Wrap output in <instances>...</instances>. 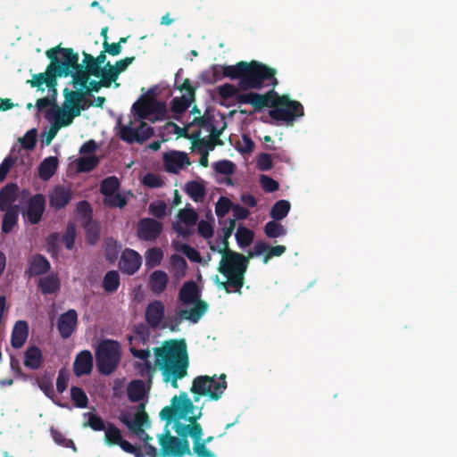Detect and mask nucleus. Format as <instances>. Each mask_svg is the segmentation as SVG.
<instances>
[{
    "label": "nucleus",
    "mask_w": 457,
    "mask_h": 457,
    "mask_svg": "<svg viewBox=\"0 0 457 457\" xmlns=\"http://www.w3.org/2000/svg\"><path fill=\"white\" fill-rule=\"evenodd\" d=\"M155 366L162 371V380L178 388V380L187 375L189 359L184 339L165 341L162 346L154 349Z\"/></svg>",
    "instance_id": "nucleus-1"
},
{
    "label": "nucleus",
    "mask_w": 457,
    "mask_h": 457,
    "mask_svg": "<svg viewBox=\"0 0 457 457\" xmlns=\"http://www.w3.org/2000/svg\"><path fill=\"white\" fill-rule=\"evenodd\" d=\"M220 245L221 246L219 248L211 245L210 249L221 254L218 270L227 278V281L220 282L216 275V283L227 293H231L229 287H232L234 292L241 294V289L245 284V275L249 264V257L230 250L228 237H222Z\"/></svg>",
    "instance_id": "nucleus-2"
},
{
    "label": "nucleus",
    "mask_w": 457,
    "mask_h": 457,
    "mask_svg": "<svg viewBox=\"0 0 457 457\" xmlns=\"http://www.w3.org/2000/svg\"><path fill=\"white\" fill-rule=\"evenodd\" d=\"M224 76L230 79H237L240 90L262 89L265 87L275 88L278 80L276 78L277 71L258 61H241L224 71Z\"/></svg>",
    "instance_id": "nucleus-3"
},
{
    "label": "nucleus",
    "mask_w": 457,
    "mask_h": 457,
    "mask_svg": "<svg viewBox=\"0 0 457 457\" xmlns=\"http://www.w3.org/2000/svg\"><path fill=\"white\" fill-rule=\"evenodd\" d=\"M251 105L255 111L271 107L269 116L287 125H292L297 118L304 115L303 106L300 102L291 100L288 95H278L273 87L265 94L253 92Z\"/></svg>",
    "instance_id": "nucleus-4"
},
{
    "label": "nucleus",
    "mask_w": 457,
    "mask_h": 457,
    "mask_svg": "<svg viewBox=\"0 0 457 457\" xmlns=\"http://www.w3.org/2000/svg\"><path fill=\"white\" fill-rule=\"evenodd\" d=\"M46 57L51 61L46 72L37 73L33 76L29 81L32 87H40L46 84L48 87H54L56 85V77H67L68 72L63 69L67 66L76 64V58L72 54V48H64L61 46L52 47L46 52Z\"/></svg>",
    "instance_id": "nucleus-5"
},
{
    "label": "nucleus",
    "mask_w": 457,
    "mask_h": 457,
    "mask_svg": "<svg viewBox=\"0 0 457 457\" xmlns=\"http://www.w3.org/2000/svg\"><path fill=\"white\" fill-rule=\"evenodd\" d=\"M198 285L189 280L183 284L179 291V301L183 304H193L190 309H183L182 315L186 320L196 323L208 310V303L202 300Z\"/></svg>",
    "instance_id": "nucleus-6"
},
{
    "label": "nucleus",
    "mask_w": 457,
    "mask_h": 457,
    "mask_svg": "<svg viewBox=\"0 0 457 457\" xmlns=\"http://www.w3.org/2000/svg\"><path fill=\"white\" fill-rule=\"evenodd\" d=\"M216 375L197 376L193 379L190 388L194 395V402H198L201 396H208L213 401L220 400L227 388L226 375L221 374L219 380H216Z\"/></svg>",
    "instance_id": "nucleus-7"
},
{
    "label": "nucleus",
    "mask_w": 457,
    "mask_h": 457,
    "mask_svg": "<svg viewBox=\"0 0 457 457\" xmlns=\"http://www.w3.org/2000/svg\"><path fill=\"white\" fill-rule=\"evenodd\" d=\"M96 367L103 375L112 374L120 360V345L112 339H104L96 351Z\"/></svg>",
    "instance_id": "nucleus-8"
},
{
    "label": "nucleus",
    "mask_w": 457,
    "mask_h": 457,
    "mask_svg": "<svg viewBox=\"0 0 457 457\" xmlns=\"http://www.w3.org/2000/svg\"><path fill=\"white\" fill-rule=\"evenodd\" d=\"M195 405L193 402L187 397L186 392L180 393L179 396H173L171 399V405L165 406L160 411V418L166 421L165 427L169 428L171 422L177 420H184L193 412Z\"/></svg>",
    "instance_id": "nucleus-9"
},
{
    "label": "nucleus",
    "mask_w": 457,
    "mask_h": 457,
    "mask_svg": "<svg viewBox=\"0 0 457 457\" xmlns=\"http://www.w3.org/2000/svg\"><path fill=\"white\" fill-rule=\"evenodd\" d=\"M158 442L159 457H183L186 454H192L189 441L172 436L167 428H164L162 434L158 435Z\"/></svg>",
    "instance_id": "nucleus-10"
},
{
    "label": "nucleus",
    "mask_w": 457,
    "mask_h": 457,
    "mask_svg": "<svg viewBox=\"0 0 457 457\" xmlns=\"http://www.w3.org/2000/svg\"><path fill=\"white\" fill-rule=\"evenodd\" d=\"M162 230V223L153 218H142L137 224V237L142 241H155Z\"/></svg>",
    "instance_id": "nucleus-11"
},
{
    "label": "nucleus",
    "mask_w": 457,
    "mask_h": 457,
    "mask_svg": "<svg viewBox=\"0 0 457 457\" xmlns=\"http://www.w3.org/2000/svg\"><path fill=\"white\" fill-rule=\"evenodd\" d=\"M119 420L124 424L128 429L132 433L136 431H141L139 427H149L150 418L148 413L145 411V403H140L137 407V411L134 414L133 420L130 419V414L128 412H121L119 417Z\"/></svg>",
    "instance_id": "nucleus-12"
},
{
    "label": "nucleus",
    "mask_w": 457,
    "mask_h": 457,
    "mask_svg": "<svg viewBox=\"0 0 457 457\" xmlns=\"http://www.w3.org/2000/svg\"><path fill=\"white\" fill-rule=\"evenodd\" d=\"M178 221L172 224V228L183 237H188L191 231L184 228L182 224L187 227H193L198 220V214L193 208H185L179 211L177 214Z\"/></svg>",
    "instance_id": "nucleus-13"
},
{
    "label": "nucleus",
    "mask_w": 457,
    "mask_h": 457,
    "mask_svg": "<svg viewBox=\"0 0 457 457\" xmlns=\"http://www.w3.org/2000/svg\"><path fill=\"white\" fill-rule=\"evenodd\" d=\"M78 325V313L76 310L70 309L62 313L57 320V328L60 337L62 339H68L71 337L77 328Z\"/></svg>",
    "instance_id": "nucleus-14"
},
{
    "label": "nucleus",
    "mask_w": 457,
    "mask_h": 457,
    "mask_svg": "<svg viewBox=\"0 0 457 457\" xmlns=\"http://www.w3.org/2000/svg\"><path fill=\"white\" fill-rule=\"evenodd\" d=\"M286 251L285 245L270 246L263 241H258L253 249L248 251V257L251 259L264 253L262 262L267 263L271 258L281 256Z\"/></svg>",
    "instance_id": "nucleus-15"
},
{
    "label": "nucleus",
    "mask_w": 457,
    "mask_h": 457,
    "mask_svg": "<svg viewBox=\"0 0 457 457\" xmlns=\"http://www.w3.org/2000/svg\"><path fill=\"white\" fill-rule=\"evenodd\" d=\"M141 263L142 258L140 254L135 250L127 248L120 255L119 267L122 272L133 275L139 270Z\"/></svg>",
    "instance_id": "nucleus-16"
},
{
    "label": "nucleus",
    "mask_w": 457,
    "mask_h": 457,
    "mask_svg": "<svg viewBox=\"0 0 457 457\" xmlns=\"http://www.w3.org/2000/svg\"><path fill=\"white\" fill-rule=\"evenodd\" d=\"M46 209V197L42 194H36L28 201L26 215L28 220L35 225L37 224L42 218Z\"/></svg>",
    "instance_id": "nucleus-17"
},
{
    "label": "nucleus",
    "mask_w": 457,
    "mask_h": 457,
    "mask_svg": "<svg viewBox=\"0 0 457 457\" xmlns=\"http://www.w3.org/2000/svg\"><path fill=\"white\" fill-rule=\"evenodd\" d=\"M48 196L50 206L55 210H61L71 202L73 192L70 187L58 185L49 192Z\"/></svg>",
    "instance_id": "nucleus-18"
},
{
    "label": "nucleus",
    "mask_w": 457,
    "mask_h": 457,
    "mask_svg": "<svg viewBox=\"0 0 457 457\" xmlns=\"http://www.w3.org/2000/svg\"><path fill=\"white\" fill-rule=\"evenodd\" d=\"M165 307L162 301L154 300L148 303L145 312L146 323L152 328H157L164 318Z\"/></svg>",
    "instance_id": "nucleus-19"
},
{
    "label": "nucleus",
    "mask_w": 457,
    "mask_h": 457,
    "mask_svg": "<svg viewBox=\"0 0 457 457\" xmlns=\"http://www.w3.org/2000/svg\"><path fill=\"white\" fill-rule=\"evenodd\" d=\"M72 54L76 58V64L70 67L67 66V69H63L65 71H67L68 76H72V83L74 87L78 86L80 87L81 90L87 88V83L90 78V75L83 69V66L79 63V56L78 53H75L72 49Z\"/></svg>",
    "instance_id": "nucleus-20"
},
{
    "label": "nucleus",
    "mask_w": 457,
    "mask_h": 457,
    "mask_svg": "<svg viewBox=\"0 0 457 457\" xmlns=\"http://www.w3.org/2000/svg\"><path fill=\"white\" fill-rule=\"evenodd\" d=\"M50 270V262L44 255L36 253L29 259L25 274L29 277H37L46 274Z\"/></svg>",
    "instance_id": "nucleus-21"
},
{
    "label": "nucleus",
    "mask_w": 457,
    "mask_h": 457,
    "mask_svg": "<svg viewBox=\"0 0 457 457\" xmlns=\"http://www.w3.org/2000/svg\"><path fill=\"white\" fill-rule=\"evenodd\" d=\"M163 161L166 170L170 173H178L185 165L190 164L187 154L178 151L164 154Z\"/></svg>",
    "instance_id": "nucleus-22"
},
{
    "label": "nucleus",
    "mask_w": 457,
    "mask_h": 457,
    "mask_svg": "<svg viewBox=\"0 0 457 457\" xmlns=\"http://www.w3.org/2000/svg\"><path fill=\"white\" fill-rule=\"evenodd\" d=\"M93 369V356L90 351L83 350L79 352L73 362V372L77 377L88 375Z\"/></svg>",
    "instance_id": "nucleus-23"
},
{
    "label": "nucleus",
    "mask_w": 457,
    "mask_h": 457,
    "mask_svg": "<svg viewBox=\"0 0 457 457\" xmlns=\"http://www.w3.org/2000/svg\"><path fill=\"white\" fill-rule=\"evenodd\" d=\"M29 335V325L25 320H18L12 328L11 345L13 348H21L26 342Z\"/></svg>",
    "instance_id": "nucleus-24"
},
{
    "label": "nucleus",
    "mask_w": 457,
    "mask_h": 457,
    "mask_svg": "<svg viewBox=\"0 0 457 457\" xmlns=\"http://www.w3.org/2000/svg\"><path fill=\"white\" fill-rule=\"evenodd\" d=\"M37 286L43 295H56L61 289V281L57 274L51 273L40 278Z\"/></svg>",
    "instance_id": "nucleus-25"
},
{
    "label": "nucleus",
    "mask_w": 457,
    "mask_h": 457,
    "mask_svg": "<svg viewBox=\"0 0 457 457\" xmlns=\"http://www.w3.org/2000/svg\"><path fill=\"white\" fill-rule=\"evenodd\" d=\"M19 187L14 183H9L0 190V211L14 206Z\"/></svg>",
    "instance_id": "nucleus-26"
},
{
    "label": "nucleus",
    "mask_w": 457,
    "mask_h": 457,
    "mask_svg": "<svg viewBox=\"0 0 457 457\" xmlns=\"http://www.w3.org/2000/svg\"><path fill=\"white\" fill-rule=\"evenodd\" d=\"M168 282V275L163 270H154L149 276L148 284L151 291L155 295L163 293L167 287Z\"/></svg>",
    "instance_id": "nucleus-27"
},
{
    "label": "nucleus",
    "mask_w": 457,
    "mask_h": 457,
    "mask_svg": "<svg viewBox=\"0 0 457 457\" xmlns=\"http://www.w3.org/2000/svg\"><path fill=\"white\" fill-rule=\"evenodd\" d=\"M46 117L48 119L53 118L54 120V125L58 127L60 129L62 127L70 126L73 118L68 111L61 110L57 105H54V108H51L46 112Z\"/></svg>",
    "instance_id": "nucleus-28"
},
{
    "label": "nucleus",
    "mask_w": 457,
    "mask_h": 457,
    "mask_svg": "<svg viewBox=\"0 0 457 457\" xmlns=\"http://www.w3.org/2000/svg\"><path fill=\"white\" fill-rule=\"evenodd\" d=\"M58 169V159L49 156L42 161L38 167V176L42 180L50 179Z\"/></svg>",
    "instance_id": "nucleus-29"
},
{
    "label": "nucleus",
    "mask_w": 457,
    "mask_h": 457,
    "mask_svg": "<svg viewBox=\"0 0 457 457\" xmlns=\"http://www.w3.org/2000/svg\"><path fill=\"white\" fill-rule=\"evenodd\" d=\"M43 361L42 352L36 345L29 346L24 353V365L31 370L40 368Z\"/></svg>",
    "instance_id": "nucleus-30"
},
{
    "label": "nucleus",
    "mask_w": 457,
    "mask_h": 457,
    "mask_svg": "<svg viewBox=\"0 0 457 457\" xmlns=\"http://www.w3.org/2000/svg\"><path fill=\"white\" fill-rule=\"evenodd\" d=\"M153 97L141 96L132 105V111L140 120L148 119L152 114Z\"/></svg>",
    "instance_id": "nucleus-31"
},
{
    "label": "nucleus",
    "mask_w": 457,
    "mask_h": 457,
    "mask_svg": "<svg viewBox=\"0 0 457 457\" xmlns=\"http://www.w3.org/2000/svg\"><path fill=\"white\" fill-rule=\"evenodd\" d=\"M2 220V231L5 234L11 232L18 222L19 206L14 205L6 209Z\"/></svg>",
    "instance_id": "nucleus-32"
},
{
    "label": "nucleus",
    "mask_w": 457,
    "mask_h": 457,
    "mask_svg": "<svg viewBox=\"0 0 457 457\" xmlns=\"http://www.w3.org/2000/svg\"><path fill=\"white\" fill-rule=\"evenodd\" d=\"M186 194L195 202H202L206 195L205 187L195 180L188 181L184 187Z\"/></svg>",
    "instance_id": "nucleus-33"
},
{
    "label": "nucleus",
    "mask_w": 457,
    "mask_h": 457,
    "mask_svg": "<svg viewBox=\"0 0 457 457\" xmlns=\"http://www.w3.org/2000/svg\"><path fill=\"white\" fill-rule=\"evenodd\" d=\"M128 397L132 403L139 402L145 397V387L142 380H133L128 386Z\"/></svg>",
    "instance_id": "nucleus-34"
},
{
    "label": "nucleus",
    "mask_w": 457,
    "mask_h": 457,
    "mask_svg": "<svg viewBox=\"0 0 457 457\" xmlns=\"http://www.w3.org/2000/svg\"><path fill=\"white\" fill-rule=\"evenodd\" d=\"M104 431V443L109 446L118 445L123 438L121 430L112 422H107Z\"/></svg>",
    "instance_id": "nucleus-35"
},
{
    "label": "nucleus",
    "mask_w": 457,
    "mask_h": 457,
    "mask_svg": "<svg viewBox=\"0 0 457 457\" xmlns=\"http://www.w3.org/2000/svg\"><path fill=\"white\" fill-rule=\"evenodd\" d=\"M120 285V275L117 270H109L105 273L102 283L105 292L113 293L118 290Z\"/></svg>",
    "instance_id": "nucleus-36"
},
{
    "label": "nucleus",
    "mask_w": 457,
    "mask_h": 457,
    "mask_svg": "<svg viewBox=\"0 0 457 457\" xmlns=\"http://www.w3.org/2000/svg\"><path fill=\"white\" fill-rule=\"evenodd\" d=\"M229 65H220L213 64L210 67V70L203 75V80L207 84H213L219 80H221L224 76V71Z\"/></svg>",
    "instance_id": "nucleus-37"
},
{
    "label": "nucleus",
    "mask_w": 457,
    "mask_h": 457,
    "mask_svg": "<svg viewBox=\"0 0 457 457\" xmlns=\"http://www.w3.org/2000/svg\"><path fill=\"white\" fill-rule=\"evenodd\" d=\"M81 225L85 229L87 242L92 245H96L99 240L100 236L99 224L96 221L91 220L88 222L87 221L82 223Z\"/></svg>",
    "instance_id": "nucleus-38"
},
{
    "label": "nucleus",
    "mask_w": 457,
    "mask_h": 457,
    "mask_svg": "<svg viewBox=\"0 0 457 457\" xmlns=\"http://www.w3.org/2000/svg\"><path fill=\"white\" fill-rule=\"evenodd\" d=\"M291 204L287 200H278L270 209V215L275 220H283L289 212Z\"/></svg>",
    "instance_id": "nucleus-39"
},
{
    "label": "nucleus",
    "mask_w": 457,
    "mask_h": 457,
    "mask_svg": "<svg viewBox=\"0 0 457 457\" xmlns=\"http://www.w3.org/2000/svg\"><path fill=\"white\" fill-rule=\"evenodd\" d=\"M120 187V180L115 176L104 179L100 184V193L105 197L118 192Z\"/></svg>",
    "instance_id": "nucleus-40"
},
{
    "label": "nucleus",
    "mask_w": 457,
    "mask_h": 457,
    "mask_svg": "<svg viewBox=\"0 0 457 457\" xmlns=\"http://www.w3.org/2000/svg\"><path fill=\"white\" fill-rule=\"evenodd\" d=\"M235 236L238 246L244 249L252 244L254 233L248 228L239 226Z\"/></svg>",
    "instance_id": "nucleus-41"
},
{
    "label": "nucleus",
    "mask_w": 457,
    "mask_h": 457,
    "mask_svg": "<svg viewBox=\"0 0 457 457\" xmlns=\"http://www.w3.org/2000/svg\"><path fill=\"white\" fill-rule=\"evenodd\" d=\"M99 164V158L96 155L81 156L77 160L79 172H90Z\"/></svg>",
    "instance_id": "nucleus-42"
},
{
    "label": "nucleus",
    "mask_w": 457,
    "mask_h": 457,
    "mask_svg": "<svg viewBox=\"0 0 457 457\" xmlns=\"http://www.w3.org/2000/svg\"><path fill=\"white\" fill-rule=\"evenodd\" d=\"M278 220L268 221L264 226V233L270 238H277L279 237L286 236L287 228L278 222Z\"/></svg>",
    "instance_id": "nucleus-43"
},
{
    "label": "nucleus",
    "mask_w": 457,
    "mask_h": 457,
    "mask_svg": "<svg viewBox=\"0 0 457 457\" xmlns=\"http://www.w3.org/2000/svg\"><path fill=\"white\" fill-rule=\"evenodd\" d=\"M76 211L81 224L93 220V209L88 201H79L76 205Z\"/></svg>",
    "instance_id": "nucleus-44"
},
{
    "label": "nucleus",
    "mask_w": 457,
    "mask_h": 457,
    "mask_svg": "<svg viewBox=\"0 0 457 457\" xmlns=\"http://www.w3.org/2000/svg\"><path fill=\"white\" fill-rule=\"evenodd\" d=\"M201 416H202V411L200 410L196 415H192V416L188 415L186 419L190 422L189 436L193 438L194 442L197 441V440H202L203 428H202V426L199 423H197V420L201 418Z\"/></svg>",
    "instance_id": "nucleus-45"
},
{
    "label": "nucleus",
    "mask_w": 457,
    "mask_h": 457,
    "mask_svg": "<svg viewBox=\"0 0 457 457\" xmlns=\"http://www.w3.org/2000/svg\"><path fill=\"white\" fill-rule=\"evenodd\" d=\"M194 101L195 99L187 97V96L174 97L171 101V112L176 114H182L189 108Z\"/></svg>",
    "instance_id": "nucleus-46"
},
{
    "label": "nucleus",
    "mask_w": 457,
    "mask_h": 457,
    "mask_svg": "<svg viewBox=\"0 0 457 457\" xmlns=\"http://www.w3.org/2000/svg\"><path fill=\"white\" fill-rule=\"evenodd\" d=\"M71 398L77 408H86L88 404V398L84 390L79 386H71Z\"/></svg>",
    "instance_id": "nucleus-47"
},
{
    "label": "nucleus",
    "mask_w": 457,
    "mask_h": 457,
    "mask_svg": "<svg viewBox=\"0 0 457 457\" xmlns=\"http://www.w3.org/2000/svg\"><path fill=\"white\" fill-rule=\"evenodd\" d=\"M137 136V129L133 128L131 123L120 128L119 137L122 141L128 144L138 143Z\"/></svg>",
    "instance_id": "nucleus-48"
},
{
    "label": "nucleus",
    "mask_w": 457,
    "mask_h": 457,
    "mask_svg": "<svg viewBox=\"0 0 457 457\" xmlns=\"http://www.w3.org/2000/svg\"><path fill=\"white\" fill-rule=\"evenodd\" d=\"M106 67H108V69L102 68V71L100 72L101 75L99 78H101V79L104 81V87H110L112 83L116 81L119 74L110 62H107Z\"/></svg>",
    "instance_id": "nucleus-49"
},
{
    "label": "nucleus",
    "mask_w": 457,
    "mask_h": 457,
    "mask_svg": "<svg viewBox=\"0 0 457 457\" xmlns=\"http://www.w3.org/2000/svg\"><path fill=\"white\" fill-rule=\"evenodd\" d=\"M163 253L161 248L152 247L145 253V262L147 266L154 267L161 263Z\"/></svg>",
    "instance_id": "nucleus-50"
},
{
    "label": "nucleus",
    "mask_w": 457,
    "mask_h": 457,
    "mask_svg": "<svg viewBox=\"0 0 457 457\" xmlns=\"http://www.w3.org/2000/svg\"><path fill=\"white\" fill-rule=\"evenodd\" d=\"M128 200L125 195L116 192L113 195H110L109 196H105L104 198V204L110 207H119L123 208L127 205Z\"/></svg>",
    "instance_id": "nucleus-51"
},
{
    "label": "nucleus",
    "mask_w": 457,
    "mask_h": 457,
    "mask_svg": "<svg viewBox=\"0 0 457 457\" xmlns=\"http://www.w3.org/2000/svg\"><path fill=\"white\" fill-rule=\"evenodd\" d=\"M170 263L176 276H184L187 267V261L179 254L174 253L170 256Z\"/></svg>",
    "instance_id": "nucleus-52"
},
{
    "label": "nucleus",
    "mask_w": 457,
    "mask_h": 457,
    "mask_svg": "<svg viewBox=\"0 0 457 457\" xmlns=\"http://www.w3.org/2000/svg\"><path fill=\"white\" fill-rule=\"evenodd\" d=\"M87 415L88 419L84 426H88L94 431H104L105 429L106 423L102 417L93 412H88Z\"/></svg>",
    "instance_id": "nucleus-53"
},
{
    "label": "nucleus",
    "mask_w": 457,
    "mask_h": 457,
    "mask_svg": "<svg viewBox=\"0 0 457 457\" xmlns=\"http://www.w3.org/2000/svg\"><path fill=\"white\" fill-rule=\"evenodd\" d=\"M233 203L227 197L221 196L215 205V213L220 220L231 210Z\"/></svg>",
    "instance_id": "nucleus-54"
},
{
    "label": "nucleus",
    "mask_w": 457,
    "mask_h": 457,
    "mask_svg": "<svg viewBox=\"0 0 457 457\" xmlns=\"http://www.w3.org/2000/svg\"><path fill=\"white\" fill-rule=\"evenodd\" d=\"M87 92H84L83 90L72 91L67 87L63 89L65 101L69 102L71 105L81 104V102L84 101Z\"/></svg>",
    "instance_id": "nucleus-55"
},
{
    "label": "nucleus",
    "mask_w": 457,
    "mask_h": 457,
    "mask_svg": "<svg viewBox=\"0 0 457 457\" xmlns=\"http://www.w3.org/2000/svg\"><path fill=\"white\" fill-rule=\"evenodd\" d=\"M236 165L228 160H221L213 163V169L217 173L231 175L235 171Z\"/></svg>",
    "instance_id": "nucleus-56"
},
{
    "label": "nucleus",
    "mask_w": 457,
    "mask_h": 457,
    "mask_svg": "<svg viewBox=\"0 0 457 457\" xmlns=\"http://www.w3.org/2000/svg\"><path fill=\"white\" fill-rule=\"evenodd\" d=\"M37 129H31L20 139L21 146L26 150H33L37 144Z\"/></svg>",
    "instance_id": "nucleus-57"
},
{
    "label": "nucleus",
    "mask_w": 457,
    "mask_h": 457,
    "mask_svg": "<svg viewBox=\"0 0 457 457\" xmlns=\"http://www.w3.org/2000/svg\"><path fill=\"white\" fill-rule=\"evenodd\" d=\"M51 435L57 445L65 448H72L74 451L77 450L74 442L71 439L66 438L61 431L52 428Z\"/></svg>",
    "instance_id": "nucleus-58"
},
{
    "label": "nucleus",
    "mask_w": 457,
    "mask_h": 457,
    "mask_svg": "<svg viewBox=\"0 0 457 457\" xmlns=\"http://www.w3.org/2000/svg\"><path fill=\"white\" fill-rule=\"evenodd\" d=\"M39 388L51 400L54 401L55 392L54 389L53 380L45 376L37 381Z\"/></svg>",
    "instance_id": "nucleus-59"
},
{
    "label": "nucleus",
    "mask_w": 457,
    "mask_h": 457,
    "mask_svg": "<svg viewBox=\"0 0 457 457\" xmlns=\"http://www.w3.org/2000/svg\"><path fill=\"white\" fill-rule=\"evenodd\" d=\"M137 133L138 135V144H143L154 136V129L145 121L141 120L139 126L137 128Z\"/></svg>",
    "instance_id": "nucleus-60"
},
{
    "label": "nucleus",
    "mask_w": 457,
    "mask_h": 457,
    "mask_svg": "<svg viewBox=\"0 0 457 457\" xmlns=\"http://www.w3.org/2000/svg\"><path fill=\"white\" fill-rule=\"evenodd\" d=\"M136 368L138 370V373L141 377L147 378L149 381H151L155 370L149 360L142 362H137L136 364Z\"/></svg>",
    "instance_id": "nucleus-61"
},
{
    "label": "nucleus",
    "mask_w": 457,
    "mask_h": 457,
    "mask_svg": "<svg viewBox=\"0 0 457 457\" xmlns=\"http://www.w3.org/2000/svg\"><path fill=\"white\" fill-rule=\"evenodd\" d=\"M76 229L75 226L71 223L67 225L65 233L62 236V242L68 250H71L75 244Z\"/></svg>",
    "instance_id": "nucleus-62"
},
{
    "label": "nucleus",
    "mask_w": 457,
    "mask_h": 457,
    "mask_svg": "<svg viewBox=\"0 0 457 457\" xmlns=\"http://www.w3.org/2000/svg\"><path fill=\"white\" fill-rule=\"evenodd\" d=\"M167 205L163 201L153 202L149 204V212L156 219H163L166 215Z\"/></svg>",
    "instance_id": "nucleus-63"
},
{
    "label": "nucleus",
    "mask_w": 457,
    "mask_h": 457,
    "mask_svg": "<svg viewBox=\"0 0 457 457\" xmlns=\"http://www.w3.org/2000/svg\"><path fill=\"white\" fill-rule=\"evenodd\" d=\"M193 451L197 457H216V455L212 451L207 449L206 444L202 440L194 442Z\"/></svg>",
    "instance_id": "nucleus-64"
}]
</instances>
